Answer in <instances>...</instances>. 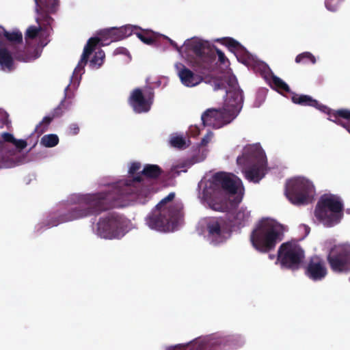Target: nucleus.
<instances>
[{"instance_id":"1","label":"nucleus","mask_w":350,"mask_h":350,"mask_svg":"<svg viewBox=\"0 0 350 350\" xmlns=\"http://www.w3.org/2000/svg\"><path fill=\"white\" fill-rule=\"evenodd\" d=\"M141 171V163L131 161L127 165V178L116 183H100L107 189L70 195L68 198L70 203L85 204L87 207L72 209L58 219L51 216L44 222V226L47 228L56 226L61 223L99 214L113 206H126L133 202L145 203L154 193V189L150 181L142 176Z\"/></svg>"},{"instance_id":"2","label":"nucleus","mask_w":350,"mask_h":350,"mask_svg":"<svg viewBox=\"0 0 350 350\" xmlns=\"http://www.w3.org/2000/svg\"><path fill=\"white\" fill-rule=\"evenodd\" d=\"M245 189L241 180L232 173L219 172L206 174L198 185L197 198L204 206L223 212L228 204H239Z\"/></svg>"},{"instance_id":"3","label":"nucleus","mask_w":350,"mask_h":350,"mask_svg":"<svg viewBox=\"0 0 350 350\" xmlns=\"http://www.w3.org/2000/svg\"><path fill=\"white\" fill-rule=\"evenodd\" d=\"M228 88L221 110L208 109L204 111L201 120L204 126L219 129L231 122L240 113L243 102V92L237 85L233 75H230Z\"/></svg>"},{"instance_id":"4","label":"nucleus","mask_w":350,"mask_h":350,"mask_svg":"<svg viewBox=\"0 0 350 350\" xmlns=\"http://www.w3.org/2000/svg\"><path fill=\"white\" fill-rule=\"evenodd\" d=\"M174 192L163 198L146 216V225L151 230L160 232H170L177 230L183 223V204H174Z\"/></svg>"},{"instance_id":"5","label":"nucleus","mask_w":350,"mask_h":350,"mask_svg":"<svg viewBox=\"0 0 350 350\" xmlns=\"http://www.w3.org/2000/svg\"><path fill=\"white\" fill-rule=\"evenodd\" d=\"M217 41L227 46L235 55L239 62L255 72H260L273 88L278 92H290L288 85L282 79L274 75L265 62L250 53L238 41L229 37L219 38Z\"/></svg>"},{"instance_id":"6","label":"nucleus","mask_w":350,"mask_h":350,"mask_svg":"<svg viewBox=\"0 0 350 350\" xmlns=\"http://www.w3.org/2000/svg\"><path fill=\"white\" fill-rule=\"evenodd\" d=\"M284 232V226L278 221L271 217H263L252 230L250 241L258 252L267 253L283 239Z\"/></svg>"},{"instance_id":"7","label":"nucleus","mask_w":350,"mask_h":350,"mask_svg":"<svg viewBox=\"0 0 350 350\" xmlns=\"http://www.w3.org/2000/svg\"><path fill=\"white\" fill-rule=\"evenodd\" d=\"M35 10L37 13V26L29 27L25 32L26 39L38 38L39 45L44 47L48 43L47 38L49 36L53 21L50 14L56 13L59 8V0H34Z\"/></svg>"},{"instance_id":"8","label":"nucleus","mask_w":350,"mask_h":350,"mask_svg":"<svg viewBox=\"0 0 350 350\" xmlns=\"http://www.w3.org/2000/svg\"><path fill=\"white\" fill-rule=\"evenodd\" d=\"M237 162L242 167L246 179L250 182L258 183L267 173L266 155L259 144L244 146Z\"/></svg>"},{"instance_id":"9","label":"nucleus","mask_w":350,"mask_h":350,"mask_svg":"<svg viewBox=\"0 0 350 350\" xmlns=\"http://www.w3.org/2000/svg\"><path fill=\"white\" fill-rule=\"evenodd\" d=\"M232 228L226 217H206L198 221L196 232L210 245L217 246L230 239Z\"/></svg>"},{"instance_id":"10","label":"nucleus","mask_w":350,"mask_h":350,"mask_svg":"<svg viewBox=\"0 0 350 350\" xmlns=\"http://www.w3.org/2000/svg\"><path fill=\"white\" fill-rule=\"evenodd\" d=\"M135 228V225L130 219L120 214L111 213L99 219L94 232L102 239H121Z\"/></svg>"},{"instance_id":"11","label":"nucleus","mask_w":350,"mask_h":350,"mask_svg":"<svg viewBox=\"0 0 350 350\" xmlns=\"http://www.w3.org/2000/svg\"><path fill=\"white\" fill-rule=\"evenodd\" d=\"M344 204L337 195L325 193L319 200L314 210V217L326 227L338 224L343 215Z\"/></svg>"},{"instance_id":"12","label":"nucleus","mask_w":350,"mask_h":350,"mask_svg":"<svg viewBox=\"0 0 350 350\" xmlns=\"http://www.w3.org/2000/svg\"><path fill=\"white\" fill-rule=\"evenodd\" d=\"M240 338L238 336L213 334L197 338L184 344L168 347L166 350H227Z\"/></svg>"},{"instance_id":"13","label":"nucleus","mask_w":350,"mask_h":350,"mask_svg":"<svg viewBox=\"0 0 350 350\" xmlns=\"http://www.w3.org/2000/svg\"><path fill=\"white\" fill-rule=\"evenodd\" d=\"M285 195L293 204H308L314 200L316 188L313 181L308 178L302 176H294L286 181Z\"/></svg>"},{"instance_id":"14","label":"nucleus","mask_w":350,"mask_h":350,"mask_svg":"<svg viewBox=\"0 0 350 350\" xmlns=\"http://www.w3.org/2000/svg\"><path fill=\"white\" fill-rule=\"evenodd\" d=\"M324 246L331 270L336 273H350V243H337L328 239L325 241Z\"/></svg>"},{"instance_id":"15","label":"nucleus","mask_w":350,"mask_h":350,"mask_svg":"<svg viewBox=\"0 0 350 350\" xmlns=\"http://www.w3.org/2000/svg\"><path fill=\"white\" fill-rule=\"evenodd\" d=\"M104 31L105 29L100 30L98 33L97 36L90 38L88 40L86 45L84 46L81 59L73 71L72 75L70 78V83L65 90L66 91H68L70 89L76 90L78 88L81 76L84 73V68L88 62L89 56L94 51L96 50V46L98 44H100L102 46H105L109 44L112 42H116V40H112L111 33L105 34L104 33Z\"/></svg>"},{"instance_id":"16","label":"nucleus","mask_w":350,"mask_h":350,"mask_svg":"<svg viewBox=\"0 0 350 350\" xmlns=\"http://www.w3.org/2000/svg\"><path fill=\"white\" fill-rule=\"evenodd\" d=\"M305 257V252L297 241H287L279 247L275 263L282 268L295 270L300 267Z\"/></svg>"},{"instance_id":"17","label":"nucleus","mask_w":350,"mask_h":350,"mask_svg":"<svg viewBox=\"0 0 350 350\" xmlns=\"http://www.w3.org/2000/svg\"><path fill=\"white\" fill-rule=\"evenodd\" d=\"M292 100L295 104L315 107L320 111L327 114V119L329 121L343 128L345 124V121H347L346 117L349 114L348 109L332 110L308 95L295 94L292 96Z\"/></svg>"},{"instance_id":"18","label":"nucleus","mask_w":350,"mask_h":350,"mask_svg":"<svg viewBox=\"0 0 350 350\" xmlns=\"http://www.w3.org/2000/svg\"><path fill=\"white\" fill-rule=\"evenodd\" d=\"M154 95L151 91L137 88L131 92L129 102L135 113H142L150 111Z\"/></svg>"},{"instance_id":"19","label":"nucleus","mask_w":350,"mask_h":350,"mask_svg":"<svg viewBox=\"0 0 350 350\" xmlns=\"http://www.w3.org/2000/svg\"><path fill=\"white\" fill-rule=\"evenodd\" d=\"M208 46V41L199 37L188 38L183 44L180 57L192 63L191 58L193 56L202 57Z\"/></svg>"},{"instance_id":"20","label":"nucleus","mask_w":350,"mask_h":350,"mask_svg":"<svg viewBox=\"0 0 350 350\" xmlns=\"http://www.w3.org/2000/svg\"><path fill=\"white\" fill-rule=\"evenodd\" d=\"M226 217L233 230H240L252 222V211L250 206L243 204L232 209Z\"/></svg>"},{"instance_id":"21","label":"nucleus","mask_w":350,"mask_h":350,"mask_svg":"<svg viewBox=\"0 0 350 350\" xmlns=\"http://www.w3.org/2000/svg\"><path fill=\"white\" fill-rule=\"evenodd\" d=\"M327 274L324 260L319 256H313L305 266V275L314 282L323 280Z\"/></svg>"},{"instance_id":"22","label":"nucleus","mask_w":350,"mask_h":350,"mask_svg":"<svg viewBox=\"0 0 350 350\" xmlns=\"http://www.w3.org/2000/svg\"><path fill=\"white\" fill-rule=\"evenodd\" d=\"M174 68L181 83L187 88H193L199 85L202 78L187 68L181 62L174 64Z\"/></svg>"},{"instance_id":"23","label":"nucleus","mask_w":350,"mask_h":350,"mask_svg":"<svg viewBox=\"0 0 350 350\" xmlns=\"http://www.w3.org/2000/svg\"><path fill=\"white\" fill-rule=\"evenodd\" d=\"M214 133L212 131H208L202 138L199 144V147L200 148L192 156L189 161V164L193 165L204 161L209 152L208 146L210 144L214 143Z\"/></svg>"},{"instance_id":"24","label":"nucleus","mask_w":350,"mask_h":350,"mask_svg":"<svg viewBox=\"0 0 350 350\" xmlns=\"http://www.w3.org/2000/svg\"><path fill=\"white\" fill-rule=\"evenodd\" d=\"M141 28L137 25H126L120 27H111L105 29L104 33H111L112 40L119 41L123 40L132 34L135 30H140Z\"/></svg>"},{"instance_id":"25","label":"nucleus","mask_w":350,"mask_h":350,"mask_svg":"<svg viewBox=\"0 0 350 350\" xmlns=\"http://www.w3.org/2000/svg\"><path fill=\"white\" fill-rule=\"evenodd\" d=\"M14 70L13 57L6 49L0 46V70L10 72Z\"/></svg>"},{"instance_id":"26","label":"nucleus","mask_w":350,"mask_h":350,"mask_svg":"<svg viewBox=\"0 0 350 350\" xmlns=\"http://www.w3.org/2000/svg\"><path fill=\"white\" fill-rule=\"evenodd\" d=\"M134 34L144 44H152L159 33L148 29L135 30Z\"/></svg>"},{"instance_id":"27","label":"nucleus","mask_w":350,"mask_h":350,"mask_svg":"<svg viewBox=\"0 0 350 350\" xmlns=\"http://www.w3.org/2000/svg\"><path fill=\"white\" fill-rule=\"evenodd\" d=\"M169 143L171 146L177 148H185L189 146L190 142L183 134L172 133L169 137Z\"/></svg>"},{"instance_id":"28","label":"nucleus","mask_w":350,"mask_h":350,"mask_svg":"<svg viewBox=\"0 0 350 350\" xmlns=\"http://www.w3.org/2000/svg\"><path fill=\"white\" fill-rule=\"evenodd\" d=\"M163 173L162 169L155 164H146L141 171L142 176L156 179Z\"/></svg>"},{"instance_id":"29","label":"nucleus","mask_w":350,"mask_h":350,"mask_svg":"<svg viewBox=\"0 0 350 350\" xmlns=\"http://www.w3.org/2000/svg\"><path fill=\"white\" fill-rule=\"evenodd\" d=\"M3 36L8 41L12 43H20L23 39V35L18 30L12 31H6L3 27L0 26V36Z\"/></svg>"},{"instance_id":"30","label":"nucleus","mask_w":350,"mask_h":350,"mask_svg":"<svg viewBox=\"0 0 350 350\" xmlns=\"http://www.w3.org/2000/svg\"><path fill=\"white\" fill-rule=\"evenodd\" d=\"M59 139L57 135L51 133L44 135L40 139V144L45 148H53L59 144Z\"/></svg>"},{"instance_id":"31","label":"nucleus","mask_w":350,"mask_h":350,"mask_svg":"<svg viewBox=\"0 0 350 350\" xmlns=\"http://www.w3.org/2000/svg\"><path fill=\"white\" fill-rule=\"evenodd\" d=\"M105 58V52L101 49L98 50L90 60V66L93 69H98L103 65Z\"/></svg>"},{"instance_id":"32","label":"nucleus","mask_w":350,"mask_h":350,"mask_svg":"<svg viewBox=\"0 0 350 350\" xmlns=\"http://www.w3.org/2000/svg\"><path fill=\"white\" fill-rule=\"evenodd\" d=\"M295 62L297 64H316V57L310 52H304L297 55L295 57Z\"/></svg>"},{"instance_id":"33","label":"nucleus","mask_w":350,"mask_h":350,"mask_svg":"<svg viewBox=\"0 0 350 350\" xmlns=\"http://www.w3.org/2000/svg\"><path fill=\"white\" fill-rule=\"evenodd\" d=\"M11 121L9 118L8 113L3 109H0V127L9 128Z\"/></svg>"},{"instance_id":"34","label":"nucleus","mask_w":350,"mask_h":350,"mask_svg":"<svg viewBox=\"0 0 350 350\" xmlns=\"http://www.w3.org/2000/svg\"><path fill=\"white\" fill-rule=\"evenodd\" d=\"M345 0H325V6L329 11L334 12Z\"/></svg>"},{"instance_id":"35","label":"nucleus","mask_w":350,"mask_h":350,"mask_svg":"<svg viewBox=\"0 0 350 350\" xmlns=\"http://www.w3.org/2000/svg\"><path fill=\"white\" fill-rule=\"evenodd\" d=\"M159 36H162L165 39H166L168 41V42L170 44V45L178 52L179 55L180 56L181 55V52L183 51V49H182L183 45L179 46L176 42H174L171 38H170L169 37H167L165 35L159 34Z\"/></svg>"},{"instance_id":"36","label":"nucleus","mask_w":350,"mask_h":350,"mask_svg":"<svg viewBox=\"0 0 350 350\" xmlns=\"http://www.w3.org/2000/svg\"><path fill=\"white\" fill-rule=\"evenodd\" d=\"M12 144L18 149L23 150L27 147V143L25 139H14Z\"/></svg>"},{"instance_id":"37","label":"nucleus","mask_w":350,"mask_h":350,"mask_svg":"<svg viewBox=\"0 0 350 350\" xmlns=\"http://www.w3.org/2000/svg\"><path fill=\"white\" fill-rule=\"evenodd\" d=\"M200 129L196 125H191L188 129V135L192 137H196L200 134Z\"/></svg>"},{"instance_id":"38","label":"nucleus","mask_w":350,"mask_h":350,"mask_svg":"<svg viewBox=\"0 0 350 350\" xmlns=\"http://www.w3.org/2000/svg\"><path fill=\"white\" fill-rule=\"evenodd\" d=\"M40 52L36 51V55H34L27 56L25 57L18 55V56H17V58L21 61L27 62H30V61L36 59V58L40 57Z\"/></svg>"},{"instance_id":"39","label":"nucleus","mask_w":350,"mask_h":350,"mask_svg":"<svg viewBox=\"0 0 350 350\" xmlns=\"http://www.w3.org/2000/svg\"><path fill=\"white\" fill-rule=\"evenodd\" d=\"M79 131V127L77 124H71L68 128V133L70 135H75Z\"/></svg>"},{"instance_id":"40","label":"nucleus","mask_w":350,"mask_h":350,"mask_svg":"<svg viewBox=\"0 0 350 350\" xmlns=\"http://www.w3.org/2000/svg\"><path fill=\"white\" fill-rule=\"evenodd\" d=\"M119 54H123V55H129V51L125 48H123V47L117 48L113 51V55H119Z\"/></svg>"},{"instance_id":"41","label":"nucleus","mask_w":350,"mask_h":350,"mask_svg":"<svg viewBox=\"0 0 350 350\" xmlns=\"http://www.w3.org/2000/svg\"><path fill=\"white\" fill-rule=\"evenodd\" d=\"M2 137L3 139L5 140V141H7V142H10L12 143V142L14 141V139H15L14 137V136L10 134V133H3L2 134Z\"/></svg>"},{"instance_id":"42","label":"nucleus","mask_w":350,"mask_h":350,"mask_svg":"<svg viewBox=\"0 0 350 350\" xmlns=\"http://www.w3.org/2000/svg\"><path fill=\"white\" fill-rule=\"evenodd\" d=\"M2 137L3 139L5 140V141H7V142H10L12 143V142L14 141V139H15L14 137V136L10 134V133H3L2 134Z\"/></svg>"},{"instance_id":"43","label":"nucleus","mask_w":350,"mask_h":350,"mask_svg":"<svg viewBox=\"0 0 350 350\" xmlns=\"http://www.w3.org/2000/svg\"><path fill=\"white\" fill-rule=\"evenodd\" d=\"M15 165V163L11 161H2L0 162V168L3 167H12Z\"/></svg>"},{"instance_id":"44","label":"nucleus","mask_w":350,"mask_h":350,"mask_svg":"<svg viewBox=\"0 0 350 350\" xmlns=\"http://www.w3.org/2000/svg\"><path fill=\"white\" fill-rule=\"evenodd\" d=\"M349 115L347 118V121H345V124L344 126V129H345L350 133V111L349 110Z\"/></svg>"},{"instance_id":"45","label":"nucleus","mask_w":350,"mask_h":350,"mask_svg":"<svg viewBox=\"0 0 350 350\" xmlns=\"http://www.w3.org/2000/svg\"><path fill=\"white\" fill-rule=\"evenodd\" d=\"M217 54L218 55L219 61L222 63H225L226 57L224 53L221 52L220 50H217Z\"/></svg>"},{"instance_id":"46","label":"nucleus","mask_w":350,"mask_h":350,"mask_svg":"<svg viewBox=\"0 0 350 350\" xmlns=\"http://www.w3.org/2000/svg\"><path fill=\"white\" fill-rule=\"evenodd\" d=\"M221 88V85L219 83H215L213 89L214 90H218Z\"/></svg>"},{"instance_id":"47","label":"nucleus","mask_w":350,"mask_h":350,"mask_svg":"<svg viewBox=\"0 0 350 350\" xmlns=\"http://www.w3.org/2000/svg\"><path fill=\"white\" fill-rule=\"evenodd\" d=\"M51 121V118L50 117H44L43 118V122H45L46 124H49Z\"/></svg>"},{"instance_id":"48","label":"nucleus","mask_w":350,"mask_h":350,"mask_svg":"<svg viewBox=\"0 0 350 350\" xmlns=\"http://www.w3.org/2000/svg\"><path fill=\"white\" fill-rule=\"evenodd\" d=\"M36 228L38 231H40V230H42L43 229L42 224H38Z\"/></svg>"},{"instance_id":"49","label":"nucleus","mask_w":350,"mask_h":350,"mask_svg":"<svg viewBox=\"0 0 350 350\" xmlns=\"http://www.w3.org/2000/svg\"><path fill=\"white\" fill-rule=\"evenodd\" d=\"M303 227L304 228L306 234H308L309 233V228L306 226H304Z\"/></svg>"},{"instance_id":"50","label":"nucleus","mask_w":350,"mask_h":350,"mask_svg":"<svg viewBox=\"0 0 350 350\" xmlns=\"http://www.w3.org/2000/svg\"><path fill=\"white\" fill-rule=\"evenodd\" d=\"M269 258L270 259H273V258H275V256H274V255H271V254H270V255L269 256Z\"/></svg>"},{"instance_id":"51","label":"nucleus","mask_w":350,"mask_h":350,"mask_svg":"<svg viewBox=\"0 0 350 350\" xmlns=\"http://www.w3.org/2000/svg\"><path fill=\"white\" fill-rule=\"evenodd\" d=\"M2 146H3L2 144L0 142V147H2Z\"/></svg>"}]
</instances>
